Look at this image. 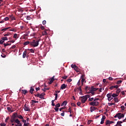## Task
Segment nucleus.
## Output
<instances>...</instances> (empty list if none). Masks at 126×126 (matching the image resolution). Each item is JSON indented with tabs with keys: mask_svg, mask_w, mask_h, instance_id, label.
I'll return each mask as SVG.
<instances>
[{
	"mask_svg": "<svg viewBox=\"0 0 126 126\" xmlns=\"http://www.w3.org/2000/svg\"><path fill=\"white\" fill-rule=\"evenodd\" d=\"M15 115H14V114H13V115L12 116L11 119L10 121L11 123H16V124H15V126H22V124H21L19 120L15 119H16V117H15Z\"/></svg>",
	"mask_w": 126,
	"mask_h": 126,
	"instance_id": "obj_1",
	"label": "nucleus"
},
{
	"mask_svg": "<svg viewBox=\"0 0 126 126\" xmlns=\"http://www.w3.org/2000/svg\"><path fill=\"white\" fill-rule=\"evenodd\" d=\"M41 41V39H39L37 40H33L32 42H30V46H32L35 48V47H38L39 46V42Z\"/></svg>",
	"mask_w": 126,
	"mask_h": 126,
	"instance_id": "obj_2",
	"label": "nucleus"
},
{
	"mask_svg": "<svg viewBox=\"0 0 126 126\" xmlns=\"http://www.w3.org/2000/svg\"><path fill=\"white\" fill-rule=\"evenodd\" d=\"M90 95L88 94L81 96L80 98L81 99V103H82V104H84V103H85L86 101H87L88 98H90Z\"/></svg>",
	"mask_w": 126,
	"mask_h": 126,
	"instance_id": "obj_3",
	"label": "nucleus"
},
{
	"mask_svg": "<svg viewBox=\"0 0 126 126\" xmlns=\"http://www.w3.org/2000/svg\"><path fill=\"white\" fill-rule=\"evenodd\" d=\"M124 117H125V114L121 113H118L116 114V115L114 116V118H118L119 120H121L122 118H124Z\"/></svg>",
	"mask_w": 126,
	"mask_h": 126,
	"instance_id": "obj_4",
	"label": "nucleus"
},
{
	"mask_svg": "<svg viewBox=\"0 0 126 126\" xmlns=\"http://www.w3.org/2000/svg\"><path fill=\"white\" fill-rule=\"evenodd\" d=\"M13 114L16 118H18V119H20L21 120H23V117L22 116V115H19V114H17V113H14Z\"/></svg>",
	"mask_w": 126,
	"mask_h": 126,
	"instance_id": "obj_5",
	"label": "nucleus"
},
{
	"mask_svg": "<svg viewBox=\"0 0 126 126\" xmlns=\"http://www.w3.org/2000/svg\"><path fill=\"white\" fill-rule=\"evenodd\" d=\"M99 102L98 101H93L90 103V105L91 106H98V105L99 104Z\"/></svg>",
	"mask_w": 126,
	"mask_h": 126,
	"instance_id": "obj_6",
	"label": "nucleus"
},
{
	"mask_svg": "<svg viewBox=\"0 0 126 126\" xmlns=\"http://www.w3.org/2000/svg\"><path fill=\"white\" fill-rule=\"evenodd\" d=\"M24 110L26 112H28L30 111V108H29V106L27 105V104H25V105L24 106Z\"/></svg>",
	"mask_w": 126,
	"mask_h": 126,
	"instance_id": "obj_7",
	"label": "nucleus"
},
{
	"mask_svg": "<svg viewBox=\"0 0 126 126\" xmlns=\"http://www.w3.org/2000/svg\"><path fill=\"white\" fill-rule=\"evenodd\" d=\"M114 122L113 121H110L109 120H107L106 121V126H110V125H111V124H114Z\"/></svg>",
	"mask_w": 126,
	"mask_h": 126,
	"instance_id": "obj_8",
	"label": "nucleus"
},
{
	"mask_svg": "<svg viewBox=\"0 0 126 126\" xmlns=\"http://www.w3.org/2000/svg\"><path fill=\"white\" fill-rule=\"evenodd\" d=\"M96 110H97V108L95 107L91 106L90 107V111L91 113L94 112V111H95Z\"/></svg>",
	"mask_w": 126,
	"mask_h": 126,
	"instance_id": "obj_9",
	"label": "nucleus"
},
{
	"mask_svg": "<svg viewBox=\"0 0 126 126\" xmlns=\"http://www.w3.org/2000/svg\"><path fill=\"white\" fill-rule=\"evenodd\" d=\"M98 89H99V88H94V86H92L91 88L90 91H91V92H92V91H93V92L97 91V90H98Z\"/></svg>",
	"mask_w": 126,
	"mask_h": 126,
	"instance_id": "obj_10",
	"label": "nucleus"
},
{
	"mask_svg": "<svg viewBox=\"0 0 126 126\" xmlns=\"http://www.w3.org/2000/svg\"><path fill=\"white\" fill-rule=\"evenodd\" d=\"M107 97H108V101H111V97H112V93H109L106 95Z\"/></svg>",
	"mask_w": 126,
	"mask_h": 126,
	"instance_id": "obj_11",
	"label": "nucleus"
},
{
	"mask_svg": "<svg viewBox=\"0 0 126 126\" xmlns=\"http://www.w3.org/2000/svg\"><path fill=\"white\" fill-rule=\"evenodd\" d=\"M66 86H67V85H65V84H63L61 86V89L62 90H63V89H65L66 88Z\"/></svg>",
	"mask_w": 126,
	"mask_h": 126,
	"instance_id": "obj_12",
	"label": "nucleus"
},
{
	"mask_svg": "<svg viewBox=\"0 0 126 126\" xmlns=\"http://www.w3.org/2000/svg\"><path fill=\"white\" fill-rule=\"evenodd\" d=\"M26 55H27V51L26 50L23 54V59H25L26 58Z\"/></svg>",
	"mask_w": 126,
	"mask_h": 126,
	"instance_id": "obj_13",
	"label": "nucleus"
},
{
	"mask_svg": "<svg viewBox=\"0 0 126 126\" xmlns=\"http://www.w3.org/2000/svg\"><path fill=\"white\" fill-rule=\"evenodd\" d=\"M55 76H54L53 77H52V78L51 79L50 82H49V84H52V83H53V82H54V80H55Z\"/></svg>",
	"mask_w": 126,
	"mask_h": 126,
	"instance_id": "obj_14",
	"label": "nucleus"
},
{
	"mask_svg": "<svg viewBox=\"0 0 126 126\" xmlns=\"http://www.w3.org/2000/svg\"><path fill=\"white\" fill-rule=\"evenodd\" d=\"M121 124H123V122L118 121L115 126H122V125Z\"/></svg>",
	"mask_w": 126,
	"mask_h": 126,
	"instance_id": "obj_15",
	"label": "nucleus"
},
{
	"mask_svg": "<svg viewBox=\"0 0 126 126\" xmlns=\"http://www.w3.org/2000/svg\"><path fill=\"white\" fill-rule=\"evenodd\" d=\"M67 104V102L66 101H64L61 104L62 107L63 106H66V104Z\"/></svg>",
	"mask_w": 126,
	"mask_h": 126,
	"instance_id": "obj_16",
	"label": "nucleus"
},
{
	"mask_svg": "<svg viewBox=\"0 0 126 126\" xmlns=\"http://www.w3.org/2000/svg\"><path fill=\"white\" fill-rule=\"evenodd\" d=\"M10 19H11V20H15V18H14V16L13 15H11L9 16Z\"/></svg>",
	"mask_w": 126,
	"mask_h": 126,
	"instance_id": "obj_17",
	"label": "nucleus"
},
{
	"mask_svg": "<svg viewBox=\"0 0 126 126\" xmlns=\"http://www.w3.org/2000/svg\"><path fill=\"white\" fill-rule=\"evenodd\" d=\"M34 91V88L32 87H31L30 88V92L31 94H33V92Z\"/></svg>",
	"mask_w": 126,
	"mask_h": 126,
	"instance_id": "obj_18",
	"label": "nucleus"
},
{
	"mask_svg": "<svg viewBox=\"0 0 126 126\" xmlns=\"http://www.w3.org/2000/svg\"><path fill=\"white\" fill-rule=\"evenodd\" d=\"M22 91L23 94H24V95H26V94L28 93V91L25 90H23Z\"/></svg>",
	"mask_w": 126,
	"mask_h": 126,
	"instance_id": "obj_19",
	"label": "nucleus"
},
{
	"mask_svg": "<svg viewBox=\"0 0 126 126\" xmlns=\"http://www.w3.org/2000/svg\"><path fill=\"white\" fill-rule=\"evenodd\" d=\"M45 35H48V32H47V31H44L42 32V36H45Z\"/></svg>",
	"mask_w": 126,
	"mask_h": 126,
	"instance_id": "obj_20",
	"label": "nucleus"
},
{
	"mask_svg": "<svg viewBox=\"0 0 126 126\" xmlns=\"http://www.w3.org/2000/svg\"><path fill=\"white\" fill-rule=\"evenodd\" d=\"M121 92V89H118L116 91V94L119 95L120 94V93Z\"/></svg>",
	"mask_w": 126,
	"mask_h": 126,
	"instance_id": "obj_21",
	"label": "nucleus"
},
{
	"mask_svg": "<svg viewBox=\"0 0 126 126\" xmlns=\"http://www.w3.org/2000/svg\"><path fill=\"white\" fill-rule=\"evenodd\" d=\"M1 40H3L4 41H7L8 39L6 37H2L1 38Z\"/></svg>",
	"mask_w": 126,
	"mask_h": 126,
	"instance_id": "obj_22",
	"label": "nucleus"
},
{
	"mask_svg": "<svg viewBox=\"0 0 126 126\" xmlns=\"http://www.w3.org/2000/svg\"><path fill=\"white\" fill-rule=\"evenodd\" d=\"M114 100L115 101V102L116 103H118V102H119V98H118V97H115L114 98Z\"/></svg>",
	"mask_w": 126,
	"mask_h": 126,
	"instance_id": "obj_23",
	"label": "nucleus"
},
{
	"mask_svg": "<svg viewBox=\"0 0 126 126\" xmlns=\"http://www.w3.org/2000/svg\"><path fill=\"white\" fill-rule=\"evenodd\" d=\"M77 72H79V68L77 66L74 69Z\"/></svg>",
	"mask_w": 126,
	"mask_h": 126,
	"instance_id": "obj_24",
	"label": "nucleus"
},
{
	"mask_svg": "<svg viewBox=\"0 0 126 126\" xmlns=\"http://www.w3.org/2000/svg\"><path fill=\"white\" fill-rule=\"evenodd\" d=\"M119 96V94H112V97H118Z\"/></svg>",
	"mask_w": 126,
	"mask_h": 126,
	"instance_id": "obj_25",
	"label": "nucleus"
},
{
	"mask_svg": "<svg viewBox=\"0 0 126 126\" xmlns=\"http://www.w3.org/2000/svg\"><path fill=\"white\" fill-rule=\"evenodd\" d=\"M77 66H76V64H71V67H72V68H74V69L77 67Z\"/></svg>",
	"mask_w": 126,
	"mask_h": 126,
	"instance_id": "obj_26",
	"label": "nucleus"
},
{
	"mask_svg": "<svg viewBox=\"0 0 126 126\" xmlns=\"http://www.w3.org/2000/svg\"><path fill=\"white\" fill-rule=\"evenodd\" d=\"M29 44H30V42H29V41H26V42H25L24 43V46H26V45H29Z\"/></svg>",
	"mask_w": 126,
	"mask_h": 126,
	"instance_id": "obj_27",
	"label": "nucleus"
},
{
	"mask_svg": "<svg viewBox=\"0 0 126 126\" xmlns=\"http://www.w3.org/2000/svg\"><path fill=\"white\" fill-rule=\"evenodd\" d=\"M9 28H10V27L4 28L1 30V31H6V30H7V29H9Z\"/></svg>",
	"mask_w": 126,
	"mask_h": 126,
	"instance_id": "obj_28",
	"label": "nucleus"
},
{
	"mask_svg": "<svg viewBox=\"0 0 126 126\" xmlns=\"http://www.w3.org/2000/svg\"><path fill=\"white\" fill-rule=\"evenodd\" d=\"M87 89H89V90H91V88L90 87L87 86L85 88V90H87Z\"/></svg>",
	"mask_w": 126,
	"mask_h": 126,
	"instance_id": "obj_29",
	"label": "nucleus"
},
{
	"mask_svg": "<svg viewBox=\"0 0 126 126\" xmlns=\"http://www.w3.org/2000/svg\"><path fill=\"white\" fill-rule=\"evenodd\" d=\"M3 45L4 47H6V46H10V45H11V43H4Z\"/></svg>",
	"mask_w": 126,
	"mask_h": 126,
	"instance_id": "obj_30",
	"label": "nucleus"
},
{
	"mask_svg": "<svg viewBox=\"0 0 126 126\" xmlns=\"http://www.w3.org/2000/svg\"><path fill=\"white\" fill-rule=\"evenodd\" d=\"M54 95L55 96V101L58 99V94H54Z\"/></svg>",
	"mask_w": 126,
	"mask_h": 126,
	"instance_id": "obj_31",
	"label": "nucleus"
},
{
	"mask_svg": "<svg viewBox=\"0 0 126 126\" xmlns=\"http://www.w3.org/2000/svg\"><path fill=\"white\" fill-rule=\"evenodd\" d=\"M34 104H35V100H32L31 102L32 106H34Z\"/></svg>",
	"mask_w": 126,
	"mask_h": 126,
	"instance_id": "obj_32",
	"label": "nucleus"
},
{
	"mask_svg": "<svg viewBox=\"0 0 126 126\" xmlns=\"http://www.w3.org/2000/svg\"><path fill=\"white\" fill-rule=\"evenodd\" d=\"M59 107H61V104L58 103L55 105L56 108H59Z\"/></svg>",
	"mask_w": 126,
	"mask_h": 126,
	"instance_id": "obj_33",
	"label": "nucleus"
},
{
	"mask_svg": "<svg viewBox=\"0 0 126 126\" xmlns=\"http://www.w3.org/2000/svg\"><path fill=\"white\" fill-rule=\"evenodd\" d=\"M77 89L79 91H80L81 93L82 92V90H81V86H80L79 88H77Z\"/></svg>",
	"mask_w": 126,
	"mask_h": 126,
	"instance_id": "obj_34",
	"label": "nucleus"
},
{
	"mask_svg": "<svg viewBox=\"0 0 126 126\" xmlns=\"http://www.w3.org/2000/svg\"><path fill=\"white\" fill-rule=\"evenodd\" d=\"M7 109L8 111H9V112H13L12 110H11V108H10V107H7Z\"/></svg>",
	"mask_w": 126,
	"mask_h": 126,
	"instance_id": "obj_35",
	"label": "nucleus"
},
{
	"mask_svg": "<svg viewBox=\"0 0 126 126\" xmlns=\"http://www.w3.org/2000/svg\"><path fill=\"white\" fill-rule=\"evenodd\" d=\"M84 81H85V79H82V80H81L82 85H83V83H84Z\"/></svg>",
	"mask_w": 126,
	"mask_h": 126,
	"instance_id": "obj_36",
	"label": "nucleus"
},
{
	"mask_svg": "<svg viewBox=\"0 0 126 126\" xmlns=\"http://www.w3.org/2000/svg\"><path fill=\"white\" fill-rule=\"evenodd\" d=\"M13 38H14L15 39L17 38V34L15 33V34H14Z\"/></svg>",
	"mask_w": 126,
	"mask_h": 126,
	"instance_id": "obj_37",
	"label": "nucleus"
},
{
	"mask_svg": "<svg viewBox=\"0 0 126 126\" xmlns=\"http://www.w3.org/2000/svg\"><path fill=\"white\" fill-rule=\"evenodd\" d=\"M16 48V45H13V46L10 48V49H15Z\"/></svg>",
	"mask_w": 126,
	"mask_h": 126,
	"instance_id": "obj_38",
	"label": "nucleus"
},
{
	"mask_svg": "<svg viewBox=\"0 0 126 126\" xmlns=\"http://www.w3.org/2000/svg\"><path fill=\"white\" fill-rule=\"evenodd\" d=\"M3 43H4V40H0V45H2V44H3Z\"/></svg>",
	"mask_w": 126,
	"mask_h": 126,
	"instance_id": "obj_39",
	"label": "nucleus"
},
{
	"mask_svg": "<svg viewBox=\"0 0 126 126\" xmlns=\"http://www.w3.org/2000/svg\"><path fill=\"white\" fill-rule=\"evenodd\" d=\"M122 80H119L117 82V84H121L122 83Z\"/></svg>",
	"mask_w": 126,
	"mask_h": 126,
	"instance_id": "obj_40",
	"label": "nucleus"
},
{
	"mask_svg": "<svg viewBox=\"0 0 126 126\" xmlns=\"http://www.w3.org/2000/svg\"><path fill=\"white\" fill-rule=\"evenodd\" d=\"M46 23H47V22L46 21V20L43 21L42 22L43 25H46Z\"/></svg>",
	"mask_w": 126,
	"mask_h": 126,
	"instance_id": "obj_41",
	"label": "nucleus"
},
{
	"mask_svg": "<svg viewBox=\"0 0 126 126\" xmlns=\"http://www.w3.org/2000/svg\"><path fill=\"white\" fill-rule=\"evenodd\" d=\"M30 51L31 53H35V51H34V50L33 49H30Z\"/></svg>",
	"mask_w": 126,
	"mask_h": 126,
	"instance_id": "obj_42",
	"label": "nucleus"
},
{
	"mask_svg": "<svg viewBox=\"0 0 126 126\" xmlns=\"http://www.w3.org/2000/svg\"><path fill=\"white\" fill-rule=\"evenodd\" d=\"M54 110L56 111V112H59V107H55Z\"/></svg>",
	"mask_w": 126,
	"mask_h": 126,
	"instance_id": "obj_43",
	"label": "nucleus"
},
{
	"mask_svg": "<svg viewBox=\"0 0 126 126\" xmlns=\"http://www.w3.org/2000/svg\"><path fill=\"white\" fill-rule=\"evenodd\" d=\"M51 102H52V106H55V103H54L55 100H52Z\"/></svg>",
	"mask_w": 126,
	"mask_h": 126,
	"instance_id": "obj_44",
	"label": "nucleus"
},
{
	"mask_svg": "<svg viewBox=\"0 0 126 126\" xmlns=\"http://www.w3.org/2000/svg\"><path fill=\"white\" fill-rule=\"evenodd\" d=\"M67 82H71L72 81V79H68L66 80Z\"/></svg>",
	"mask_w": 126,
	"mask_h": 126,
	"instance_id": "obj_45",
	"label": "nucleus"
},
{
	"mask_svg": "<svg viewBox=\"0 0 126 126\" xmlns=\"http://www.w3.org/2000/svg\"><path fill=\"white\" fill-rule=\"evenodd\" d=\"M108 106H112V105H115V103H108Z\"/></svg>",
	"mask_w": 126,
	"mask_h": 126,
	"instance_id": "obj_46",
	"label": "nucleus"
},
{
	"mask_svg": "<svg viewBox=\"0 0 126 126\" xmlns=\"http://www.w3.org/2000/svg\"><path fill=\"white\" fill-rule=\"evenodd\" d=\"M46 95V94L44 93H41V94H40V96H44Z\"/></svg>",
	"mask_w": 126,
	"mask_h": 126,
	"instance_id": "obj_47",
	"label": "nucleus"
},
{
	"mask_svg": "<svg viewBox=\"0 0 126 126\" xmlns=\"http://www.w3.org/2000/svg\"><path fill=\"white\" fill-rule=\"evenodd\" d=\"M89 94H90V93H91V94H92V95H94L95 94V93H94V92H93V91H92V92H88V93Z\"/></svg>",
	"mask_w": 126,
	"mask_h": 126,
	"instance_id": "obj_48",
	"label": "nucleus"
},
{
	"mask_svg": "<svg viewBox=\"0 0 126 126\" xmlns=\"http://www.w3.org/2000/svg\"><path fill=\"white\" fill-rule=\"evenodd\" d=\"M68 110V112L70 113V114H71V108L69 107Z\"/></svg>",
	"mask_w": 126,
	"mask_h": 126,
	"instance_id": "obj_49",
	"label": "nucleus"
},
{
	"mask_svg": "<svg viewBox=\"0 0 126 126\" xmlns=\"http://www.w3.org/2000/svg\"><path fill=\"white\" fill-rule=\"evenodd\" d=\"M106 119V116H102V119H101V120H102V121H105V119Z\"/></svg>",
	"mask_w": 126,
	"mask_h": 126,
	"instance_id": "obj_50",
	"label": "nucleus"
},
{
	"mask_svg": "<svg viewBox=\"0 0 126 126\" xmlns=\"http://www.w3.org/2000/svg\"><path fill=\"white\" fill-rule=\"evenodd\" d=\"M93 100H94V98H90V97L89 100L90 101V102H92V101H93Z\"/></svg>",
	"mask_w": 126,
	"mask_h": 126,
	"instance_id": "obj_51",
	"label": "nucleus"
},
{
	"mask_svg": "<svg viewBox=\"0 0 126 126\" xmlns=\"http://www.w3.org/2000/svg\"><path fill=\"white\" fill-rule=\"evenodd\" d=\"M9 18H8V17H6L4 18L5 21H7V20H9Z\"/></svg>",
	"mask_w": 126,
	"mask_h": 126,
	"instance_id": "obj_52",
	"label": "nucleus"
},
{
	"mask_svg": "<svg viewBox=\"0 0 126 126\" xmlns=\"http://www.w3.org/2000/svg\"><path fill=\"white\" fill-rule=\"evenodd\" d=\"M71 106H72V107H76V105L73 103H71Z\"/></svg>",
	"mask_w": 126,
	"mask_h": 126,
	"instance_id": "obj_53",
	"label": "nucleus"
},
{
	"mask_svg": "<svg viewBox=\"0 0 126 126\" xmlns=\"http://www.w3.org/2000/svg\"><path fill=\"white\" fill-rule=\"evenodd\" d=\"M110 90H113V89H115V88L114 87V86H112L110 87Z\"/></svg>",
	"mask_w": 126,
	"mask_h": 126,
	"instance_id": "obj_54",
	"label": "nucleus"
},
{
	"mask_svg": "<svg viewBox=\"0 0 126 126\" xmlns=\"http://www.w3.org/2000/svg\"><path fill=\"white\" fill-rule=\"evenodd\" d=\"M121 108L122 110H123V111H124L125 110V106L122 105L121 106Z\"/></svg>",
	"mask_w": 126,
	"mask_h": 126,
	"instance_id": "obj_55",
	"label": "nucleus"
},
{
	"mask_svg": "<svg viewBox=\"0 0 126 126\" xmlns=\"http://www.w3.org/2000/svg\"><path fill=\"white\" fill-rule=\"evenodd\" d=\"M84 77H85V75L83 74V75H82V76H81V78L82 79H84Z\"/></svg>",
	"mask_w": 126,
	"mask_h": 126,
	"instance_id": "obj_56",
	"label": "nucleus"
},
{
	"mask_svg": "<svg viewBox=\"0 0 126 126\" xmlns=\"http://www.w3.org/2000/svg\"><path fill=\"white\" fill-rule=\"evenodd\" d=\"M62 78L63 79H66V78H67V76H64L62 77Z\"/></svg>",
	"mask_w": 126,
	"mask_h": 126,
	"instance_id": "obj_57",
	"label": "nucleus"
},
{
	"mask_svg": "<svg viewBox=\"0 0 126 126\" xmlns=\"http://www.w3.org/2000/svg\"><path fill=\"white\" fill-rule=\"evenodd\" d=\"M34 96H35V97H40V94H34Z\"/></svg>",
	"mask_w": 126,
	"mask_h": 126,
	"instance_id": "obj_58",
	"label": "nucleus"
},
{
	"mask_svg": "<svg viewBox=\"0 0 126 126\" xmlns=\"http://www.w3.org/2000/svg\"><path fill=\"white\" fill-rule=\"evenodd\" d=\"M109 80H110L111 81H113V79L112 77H109L108 78Z\"/></svg>",
	"mask_w": 126,
	"mask_h": 126,
	"instance_id": "obj_59",
	"label": "nucleus"
},
{
	"mask_svg": "<svg viewBox=\"0 0 126 126\" xmlns=\"http://www.w3.org/2000/svg\"><path fill=\"white\" fill-rule=\"evenodd\" d=\"M63 113H61V115L62 116V117H64V112H63L64 111H63Z\"/></svg>",
	"mask_w": 126,
	"mask_h": 126,
	"instance_id": "obj_60",
	"label": "nucleus"
},
{
	"mask_svg": "<svg viewBox=\"0 0 126 126\" xmlns=\"http://www.w3.org/2000/svg\"><path fill=\"white\" fill-rule=\"evenodd\" d=\"M40 29H41V30H44V29H45V27L43 26H41L40 27Z\"/></svg>",
	"mask_w": 126,
	"mask_h": 126,
	"instance_id": "obj_61",
	"label": "nucleus"
},
{
	"mask_svg": "<svg viewBox=\"0 0 126 126\" xmlns=\"http://www.w3.org/2000/svg\"><path fill=\"white\" fill-rule=\"evenodd\" d=\"M114 88H116V89H118L119 88V85H116V86H113Z\"/></svg>",
	"mask_w": 126,
	"mask_h": 126,
	"instance_id": "obj_62",
	"label": "nucleus"
},
{
	"mask_svg": "<svg viewBox=\"0 0 126 126\" xmlns=\"http://www.w3.org/2000/svg\"><path fill=\"white\" fill-rule=\"evenodd\" d=\"M27 20H30V19H31V17H30V16H27Z\"/></svg>",
	"mask_w": 126,
	"mask_h": 126,
	"instance_id": "obj_63",
	"label": "nucleus"
},
{
	"mask_svg": "<svg viewBox=\"0 0 126 126\" xmlns=\"http://www.w3.org/2000/svg\"><path fill=\"white\" fill-rule=\"evenodd\" d=\"M1 58H5V57H6V55H1Z\"/></svg>",
	"mask_w": 126,
	"mask_h": 126,
	"instance_id": "obj_64",
	"label": "nucleus"
}]
</instances>
